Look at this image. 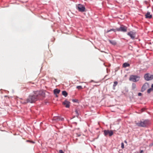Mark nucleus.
<instances>
[{"mask_svg": "<svg viewBox=\"0 0 153 153\" xmlns=\"http://www.w3.org/2000/svg\"><path fill=\"white\" fill-rule=\"evenodd\" d=\"M33 94L30 95L26 100L24 102V103H32L36 101L38 98V97L39 95H42L43 92L42 91H37L33 92Z\"/></svg>", "mask_w": 153, "mask_h": 153, "instance_id": "f257e3e1", "label": "nucleus"}, {"mask_svg": "<svg viewBox=\"0 0 153 153\" xmlns=\"http://www.w3.org/2000/svg\"><path fill=\"white\" fill-rule=\"evenodd\" d=\"M127 27L123 25H121L119 28H116V29H111L110 30H108L106 33H108L109 32L113 31L114 32L116 31H122L124 32H125L127 31Z\"/></svg>", "mask_w": 153, "mask_h": 153, "instance_id": "f03ea898", "label": "nucleus"}, {"mask_svg": "<svg viewBox=\"0 0 153 153\" xmlns=\"http://www.w3.org/2000/svg\"><path fill=\"white\" fill-rule=\"evenodd\" d=\"M149 121L148 120H143L136 123L137 126L142 127H145L147 126L149 124Z\"/></svg>", "mask_w": 153, "mask_h": 153, "instance_id": "7ed1b4c3", "label": "nucleus"}, {"mask_svg": "<svg viewBox=\"0 0 153 153\" xmlns=\"http://www.w3.org/2000/svg\"><path fill=\"white\" fill-rule=\"evenodd\" d=\"M140 79V77L139 76L131 75L130 76L129 80L133 82H137L139 81Z\"/></svg>", "mask_w": 153, "mask_h": 153, "instance_id": "20e7f679", "label": "nucleus"}, {"mask_svg": "<svg viewBox=\"0 0 153 153\" xmlns=\"http://www.w3.org/2000/svg\"><path fill=\"white\" fill-rule=\"evenodd\" d=\"M76 8L79 11L82 12H85V8L84 6L80 4L77 5Z\"/></svg>", "mask_w": 153, "mask_h": 153, "instance_id": "39448f33", "label": "nucleus"}, {"mask_svg": "<svg viewBox=\"0 0 153 153\" xmlns=\"http://www.w3.org/2000/svg\"><path fill=\"white\" fill-rule=\"evenodd\" d=\"M104 134L105 136L108 135L109 137L112 136L114 134V133L112 130H104Z\"/></svg>", "mask_w": 153, "mask_h": 153, "instance_id": "423d86ee", "label": "nucleus"}, {"mask_svg": "<svg viewBox=\"0 0 153 153\" xmlns=\"http://www.w3.org/2000/svg\"><path fill=\"white\" fill-rule=\"evenodd\" d=\"M144 78L146 80H150L153 79V75L146 74L144 75Z\"/></svg>", "mask_w": 153, "mask_h": 153, "instance_id": "0eeeda50", "label": "nucleus"}, {"mask_svg": "<svg viewBox=\"0 0 153 153\" xmlns=\"http://www.w3.org/2000/svg\"><path fill=\"white\" fill-rule=\"evenodd\" d=\"M127 35L129 36L132 39H134L135 38V33L131 31L127 33Z\"/></svg>", "mask_w": 153, "mask_h": 153, "instance_id": "6e6552de", "label": "nucleus"}, {"mask_svg": "<svg viewBox=\"0 0 153 153\" xmlns=\"http://www.w3.org/2000/svg\"><path fill=\"white\" fill-rule=\"evenodd\" d=\"M149 87V85L148 83H145L143 85V86L142 89L141 91L143 92L145 91L147 88H148Z\"/></svg>", "mask_w": 153, "mask_h": 153, "instance_id": "1a4fd4ad", "label": "nucleus"}, {"mask_svg": "<svg viewBox=\"0 0 153 153\" xmlns=\"http://www.w3.org/2000/svg\"><path fill=\"white\" fill-rule=\"evenodd\" d=\"M62 104L63 105H65L66 108H68L70 107V102L67 100H65L64 102H63Z\"/></svg>", "mask_w": 153, "mask_h": 153, "instance_id": "9d476101", "label": "nucleus"}, {"mask_svg": "<svg viewBox=\"0 0 153 153\" xmlns=\"http://www.w3.org/2000/svg\"><path fill=\"white\" fill-rule=\"evenodd\" d=\"M145 17L146 18L151 19L152 17V16L150 14L149 12H148L145 15Z\"/></svg>", "mask_w": 153, "mask_h": 153, "instance_id": "9b49d317", "label": "nucleus"}, {"mask_svg": "<svg viewBox=\"0 0 153 153\" xmlns=\"http://www.w3.org/2000/svg\"><path fill=\"white\" fill-rule=\"evenodd\" d=\"M60 91V90L57 89H55L53 91L54 93L56 95V97H58V96L56 95L57 94H59Z\"/></svg>", "mask_w": 153, "mask_h": 153, "instance_id": "f8f14e48", "label": "nucleus"}, {"mask_svg": "<svg viewBox=\"0 0 153 153\" xmlns=\"http://www.w3.org/2000/svg\"><path fill=\"white\" fill-rule=\"evenodd\" d=\"M62 94L65 97H66L68 95V93L65 91H63L62 92Z\"/></svg>", "mask_w": 153, "mask_h": 153, "instance_id": "ddd939ff", "label": "nucleus"}, {"mask_svg": "<svg viewBox=\"0 0 153 153\" xmlns=\"http://www.w3.org/2000/svg\"><path fill=\"white\" fill-rule=\"evenodd\" d=\"M109 41L110 42V43H111V44H112V45H116V42L114 41L109 40Z\"/></svg>", "mask_w": 153, "mask_h": 153, "instance_id": "4468645a", "label": "nucleus"}, {"mask_svg": "<svg viewBox=\"0 0 153 153\" xmlns=\"http://www.w3.org/2000/svg\"><path fill=\"white\" fill-rule=\"evenodd\" d=\"M130 65L127 63H124L123 65V66L124 68H126L127 67H129Z\"/></svg>", "mask_w": 153, "mask_h": 153, "instance_id": "2eb2a0df", "label": "nucleus"}, {"mask_svg": "<svg viewBox=\"0 0 153 153\" xmlns=\"http://www.w3.org/2000/svg\"><path fill=\"white\" fill-rule=\"evenodd\" d=\"M53 120H55L56 121H58L59 120V117H54L53 118Z\"/></svg>", "mask_w": 153, "mask_h": 153, "instance_id": "dca6fc26", "label": "nucleus"}, {"mask_svg": "<svg viewBox=\"0 0 153 153\" xmlns=\"http://www.w3.org/2000/svg\"><path fill=\"white\" fill-rule=\"evenodd\" d=\"M136 87V85L135 83H133L132 85V89H134Z\"/></svg>", "mask_w": 153, "mask_h": 153, "instance_id": "f3484780", "label": "nucleus"}, {"mask_svg": "<svg viewBox=\"0 0 153 153\" xmlns=\"http://www.w3.org/2000/svg\"><path fill=\"white\" fill-rule=\"evenodd\" d=\"M153 91V88H150L147 91V93H150V92L151 91Z\"/></svg>", "mask_w": 153, "mask_h": 153, "instance_id": "a211bd4d", "label": "nucleus"}, {"mask_svg": "<svg viewBox=\"0 0 153 153\" xmlns=\"http://www.w3.org/2000/svg\"><path fill=\"white\" fill-rule=\"evenodd\" d=\"M76 88L79 90L81 89L82 88L81 86H78L76 87Z\"/></svg>", "mask_w": 153, "mask_h": 153, "instance_id": "6ab92c4d", "label": "nucleus"}, {"mask_svg": "<svg viewBox=\"0 0 153 153\" xmlns=\"http://www.w3.org/2000/svg\"><path fill=\"white\" fill-rule=\"evenodd\" d=\"M118 84V82L117 81H115L114 82V84L113 85V87H115Z\"/></svg>", "mask_w": 153, "mask_h": 153, "instance_id": "aec40b11", "label": "nucleus"}, {"mask_svg": "<svg viewBox=\"0 0 153 153\" xmlns=\"http://www.w3.org/2000/svg\"><path fill=\"white\" fill-rule=\"evenodd\" d=\"M121 148L122 149H123L124 148V144L123 143H122L121 144Z\"/></svg>", "mask_w": 153, "mask_h": 153, "instance_id": "412c9836", "label": "nucleus"}, {"mask_svg": "<svg viewBox=\"0 0 153 153\" xmlns=\"http://www.w3.org/2000/svg\"><path fill=\"white\" fill-rule=\"evenodd\" d=\"M59 153H64V152L62 150H59Z\"/></svg>", "mask_w": 153, "mask_h": 153, "instance_id": "4be33fe9", "label": "nucleus"}, {"mask_svg": "<svg viewBox=\"0 0 153 153\" xmlns=\"http://www.w3.org/2000/svg\"><path fill=\"white\" fill-rule=\"evenodd\" d=\"M64 120V118L62 117H59V120H61V121H63Z\"/></svg>", "mask_w": 153, "mask_h": 153, "instance_id": "5701e85b", "label": "nucleus"}, {"mask_svg": "<svg viewBox=\"0 0 153 153\" xmlns=\"http://www.w3.org/2000/svg\"><path fill=\"white\" fill-rule=\"evenodd\" d=\"M153 146V142L152 143H150L149 145V146L150 147H152Z\"/></svg>", "mask_w": 153, "mask_h": 153, "instance_id": "b1692460", "label": "nucleus"}, {"mask_svg": "<svg viewBox=\"0 0 153 153\" xmlns=\"http://www.w3.org/2000/svg\"><path fill=\"white\" fill-rule=\"evenodd\" d=\"M142 95V94L141 93H138V96H141Z\"/></svg>", "mask_w": 153, "mask_h": 153, "instance_id": "393cba45", "label": "nucleus"}, {"mask_svg": "<svg viewBox=\"0 0 153 153\" xmlns=\"http://www.w3.org/2000/svg\"><path fill=\"white\" fill-rule=\"evenodd\" d=\"M72 101L74 102H76L77 100H73Z\"/></svg>", "mask_w": 153, "mask_h": 153, "instance_id": "a878e982", "label": "nucleus"}, {"mask_svg": "<svg viewBox=\"0 0 153 153\" xmlns=\"http://www.w3.org/2000/svg\"><path fill=\"white\" fill-rule=\"evenodd\" d=\"M143 150H141L140 151V153H143Z\"/></svg>", "mask_w": 153, "mask_h": 153, "instance_id": "bb28decb", "label": "nucleus"}, {"mask_svg": "<svg viewBox=\"0 0 153 153\" xmlns=\"http://www.w3.org/2000/svg\"><path fill=\"white\" fill-rule=\"evenodd\" d=\"M153 88V84H152V88Z\"/></svg>", "mask_w": 153, "mask_h": 153, "instance_id": "cd10ccee", "label": "nucleus"}, {"mask_svg": "<svg viewBox=\"0 0 153 153\" xmlns=\"http://www.w3.org/2000/svg\"><path fill=\"white\" fill-rule=\"evenodd\" d=\"M77 136L78 137H79L80 136V134H77Z\"/></svg>", "mask_w": 153, "mask_h": 153, "instance_id": "c85d7f7f", "label": "nucleus"}, {"mask_svg": "<svg viewBox=\"0 0 153 153\" xmlns=\"http://www.w3.org/2000/svg\"><path fill=\"white\" fill-rule=\"evenodd\" d=\"M76 113L77 112V111H76Z\"/></svg>", "mask_w": 153, "mask_h": 153, "instance_id": "c756f323", "label": "nucleus"}]
</instances>
